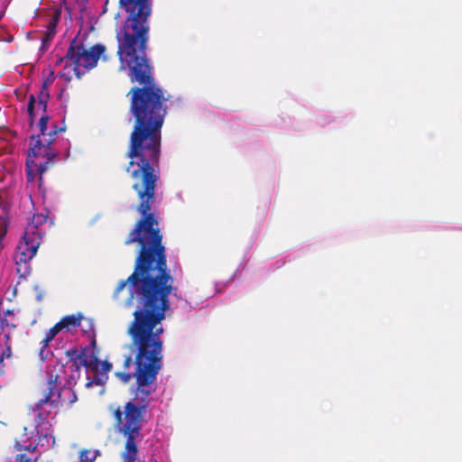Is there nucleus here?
<instances>
[{
    "mask_svg": "<svg viewBox=\"0 0 462 462\" xmlns=\"http://www.w3.org/2000/svg\"><path fill=\"white\" fill-rule=\"evenodd\" d=\"M62 331L60 328L59 324L56 323L52 328H51L45 335V337L42 339V349L40 354L42 355L43 349L46 348L51 341L60 332Z\"/></svg>",
    "mask_w": 462,
    "mask_h": 462,
    "instance_id": "obj_14",
    "label": "nucleus"
},
{
    "mask_svg": "<svg viewBox=\"0 0 462 462\" xmlns=\"http://www.w3.org/2000/svg\"><path fill=\"white\" fill-rule=\"evenodd\" d=\"M83 316L81 313L71 314L64 316L59 322H57L61 330L70 331L80 326Z\"/></svg>",
    "mask_w": 462,
    "mask_h": 462,
    "instance_id": "obj_10",
    "label": "nucleus"
},
{
    "mask_svg": "<svg viewBox=\"0 0 462 462\" xmlns=\"http://www.w3.org/2000/svg\"><path fill=\"white\" fill-rule=\"evenodd\" d=\"M100 456L97 449H82L79 453V462H94Z\"/></svg>",
    "mask_w": 462,
    "mask_h": 462,
    "instance_id": "obj_15",
    "label": "nucleus"
},
{
    "mask_svg": "<svg viewBox=\"0 0 462 462\" xmlns=\"http://www.w3.org/2000/svg\"><path fill=\"white\" fill-rule=\"evenodd\" d=\"M48 220L47 213L33 214L25 227L23 239L18 244L14 255L16 272L21 278H26L32 272L29 262L36 255L42 237L53 224L51 220L48 223Z\"/></svg>",
    "mask_w": 462,
    "mask_h": 462,
    "instance_id": "obj_4",
    "label": "nucleus"
},
{
    "mask_svg": "<svg viewBox=\"0 0 462 462\" xmlns=\"http://www.w3.org/2000/svg\"><path fill=\"white\" fill-rule=\"evenodd\" d=\"M37 438V446L42 447L44 450L54 448L55 437L51 434V430H45L35 435Z\"/></svg>",
    "mask_w": 462,
    "mask_h": 462,
    "instance_id": "obj_12",
    "label": "nucleus"
},
{
    "mask_svg": "<svg viewBox=\"0 0 462 462\" xmlns=\"http://www.w3.org/2000/svg\"><path fill=\"white\" fill-rule=\"evenodd\" d=\"M3 347L1 356H0V364L3 365L5 358L12 357V344L1 345Z\"/></svg>",
    "mask_w": 462,
    "mask_h": 462,
    "instance_id": "obj_18",
    "label": "nucleus"
},
{
    "mask_svg": "<svg viewBox=\"0 0 462 462\" xmlns=\"http://www.w3.org/2000/svg\"><path fill=\"white\" fill-rule=\"evenodd\" d=\"M97 342L93 339L89 346L83 347L79 352V365L89 369H97Z\"/></svg>",
    "mask_w": 462,
    "mask_h": 462,
    "instance_id": "obj_8",
    "label": "nucleus"
},
{
    "mask_svg": "<svg viewBox=\"0 0 462 462\" xmlns=\"http://www.w3.org/2000/svg\"><path fill=\"white\" fill-rule=\"evenodd\" d=\"M7 344H11V334H10V330L6 329L5 332H4V337H3V339L0 340V345H7Z\"/></svg>",
    "mask_w": 462,
    "mask_h": 462,
    "instance_id": "obj_23",
    "label": "nucleus"
},
{
    "mask_svg": "<svg viewBox=\"0 0 462 462\" xmlns=\"http://www.w3.org/2000/svg\"><path fill=\"white\" fill-rule=\"evenodd\" d=\"M119 6L126 17L116 32L117 55L121 63L128 67L129 79L134 84L126 94L134 125L125 171L132 179V189L137 196H155L168 97L156 84L146 54L152 0H119Z\"/></svg>",
    "mask_w": 462,
    "mask_h": 462,
    "instance_id": "obj_2",
    "label": "nucleus"
},
{
    "mask_svg": "<svg viewBox=\"0 0 462 462\" xmlns=\"http://www.w3.org/2000/svg\"><path fill=\"white\" fill-rule=\"evenodd\" d=\"M138 243L139 251L133 273L118 282L114 295L127 286L129 300L135 301L134 319L127 333L131 337L128 349L134 354V397L124 410L114 411L118 431L126 439L124 449L138 450L136 439L141 436L143 424L155 392L153 384L162 367L163 333L162 321L171 309L170 294L176 287L167 265L166 248L162 237H127L125 245Z\"/></svg>",
    "mask_w": 462,
    "mask_h": 462,
    "instance_id": "obj_1",
    "label": "nucleus"
},
{
    "mask_svg": "<svg viewBox=\"0 0 462 462\" xmlns=\"http://www.w3.org/2000/svg\"><path fill=\"white\" fill-rule=\"evenodd\" d=\"M53 36L54 34H50V32L46 31L45 35L42 40L43 47H45V45L52 40Z\"/></svg>",
    "mask_w": 462,
    "mask_h": 462,
    "instance_id": "obj_25",
    "label": "nucleus"
},
{
    "mask_svg": "<svg viewBox=\"0 0 462 462\" xmlns=\"http://www.w3.org/2000/svg\"><path fill=\"white\" fill-rule=\"evenodd\" d=\"M36 461H37V457L32 458V457H30L24 453L17 454L14 457V462H36Z\"/></svg>",
    "mask_w": 462,
    "mask_h": 462,
    "instance_id": "obj_21",
    "label": "nucleus"
},
{
    "mask_svg": "<svg viewBox=\"0 0 462 462\" xmlns=\"http://www.w3.org/2000/svg\"><path fill=\"white\" fill-rule=\"evenodd\" d=\"M3 239H4V238H0V250H1V249H2V247H3Z\"/></svg>",
    "mask_w": 462,
    "mask_h": 462,
    "instance_id": "obj_29",
    "label": "nucleus"
},
{
    "mask_svg": "<svg viewBox=\"0 0 462 462\" xmlns=\"http://www.w3.org/2000/svg\"><path fill=\"white\" fill-rule=\"evenodd\" d=\"M30 440L31 439H26L23 434L19 439L14 440V449L17 451L35 452L38 447L37 443H33Z\"/></svg>",
    "mask_w": 462,
    "mask_h": 462,
    "instance_id": "obj_13",
    "label": "nucleus"
},
{
    "mask_svg": "<svg viewBox=\"0 0 462 462\" xmlns=\"http://www.w3.org/2000/svg\"><path fill=\"white\" fill-rule=\"evenodd\" d=\"M34 289L37 291L35 299L38 302H41L43 300V292L39 286H35Z\"/></svg>",
    "mask_w": 462,
    "mask_h": 462,
    "instance_id": "obj_26",
    "label": "nucleus"
},
{
    "mask_svg": "<svg viewBox=\"0 0 462 462\" xmlns=\"http://www.w3.org/2000/svg\"><path fill=\"white\" fill-rule=\"evenodd\" d=\"M106 47L97 43L87 49L77 38L70 42L69 47L64 57L57 63L65 62V67H71L78 79H80L89 69L95 68L100 57L105 53Z\"/></svg>",
    "mask_w": 462,
    "mask_h": 462,
    "instance_id": "obj_6",
    "label": "nucleus"
},
{
    "mask_svg": "<svg viewBox=\"0 0 462 462\" xmlns=\"http://www.w3.org/2000/svg\"><path fill=\"white\" fill-rule=\"evenodd\" d=\"M15 314L14 310H6L0 315V328L3 332L6 329H15L17 328Z\"/></svg>",
    "mask_w": 462,
    "mask_h": 462,
    "instance_id": "obj_11",
    "label": "nucleus"
},
{
    "mask_svg": "<svg viewBox=\"0 0 462 462\" xmlns=\"http://www.w3.org/2000/svg\"><path fill=\"white\" fill-rule=\"evenodd\" d=\"M116 376L124 383H127L130 380L134 377V372L133 374L127 372H116Z\"/></svg>",
    "mask_w": 462,
    "mask_h": 462,
    "instance_id": "obj_19",
    "label": "nucleus"
},
{
    "mask_svg": "<svg viewBox=\"0 0 462 462\" xmlns=\"http://www.w3.org/2000/svg\"><path fill=\"white\" fill-rule=\"evenodd\" d=\"M49 100L48 82L45 80L36 96L33 94L29 96L27 105L28 123L31 127L34 125L36 116L42 113L37 123L41 134L31 136V147L28 151L29 158L26 162L28 175H31V164L33 163L40 175V179H42V174L48 170L49 166L53 164V159L58 154L51 148L56 135L66 131L64 122L60 126L53 125L52 129L49 132L47 131L48 123L51 120V117L46 115Z\"/></svg>",
    "mask_w": 462,
    "mask_h": 462,
    "instance_id": "obj_3",
    "label": "nucleus"
},
{
    "mask_svg": "<svg viewBox=\"0 0 462 462\" xmlns=\"http://www.w3.org/2000/svg\"><path fill=\"white\" fill-rule=\"evenodd\" d=\"M59 21V14H55L51 17L47 26V32H50V34H55L56 26Z\"/></svg>",
    "mask_w": 462,
    "mask_h": 462,
    "instance_id": "obj_20",
    "label": "nucleus"
},
{
    "mask_svg": "<svg viewBox=\"0 0 462 462\" xmlns=\"http://www.w3.org/2000/svg\"><path fill=\"white\" fill-rule=\"evenodd\" d=\"M112 369V364L111 363H105L103 365L102 371L103 372H93L94 375L92 378H88V381L86 383V387L89 388L94 385L101 386L104 385L107 379V374Z\"/></svg>",
    "mask_w": 462,
    "mask_h": 462,
    "instance_id": "obj_9",
    "label": "nucleus"
},
{
    "mask_svg": "<svg viewBox=\"0 0 462 462\" xmlns=\"http://www.w3.org/2000/svg\"><path fill=\"white\" fill-rule=\"evenodd\" d=\"M105 363H108L107 361H103L101 362L98 358H97V369H89L91 372H103L102 371V368H103V365Z\"/></svg>",
    "mask_w": 462,
    "mask_h": 462,
    "instance_id": "obj_27",
    "label": "nucleus"
},
{
    "mask_svg": "<svg viewBox=\"0 0 462 462\" xmlns=\"http://www.w3.org/2000/svg\"><path fill=\"white\" fill-rule=\"evenodd\" d=\"M7 232V222L4 218H0V238H4Z\"/></svg>",
    "mask_w": 462,
    "mask_h": 462,
    "instance_id": "obj_22",
    "label": "nucleus"
},
{
    "mask_svg": "<svg viewBox=\"0 0 462 462\" xmlns=\"http://www.w3.org/2000/svg\"><path fill=\"white\" fill-rule=\"evenodd\" d=\"M79 352H80V350H79L76 347L70 348V349L66 351V356L74 364L76 371H79L80 370V365H79V358L80 356H79Z\"/></svg>",
    "mask_w": 462,
    "mask_h": 462,
    "instance_id": "obj_16",
    "label": "nucleus"
},
{
    "mask_svg": "<svg viewBox=\"0 0 462 462\" xmlns=\"http://www.w3.org/2000/svg\"><path fill=\"white\" fill-rule=\"evenodd\" d=\"M6 426V424L0 420V431Z\"/></svg>",
    "mask_w": 462,
    "mask_h": 462,
    "instance_id": "obj_28",
    "label": "nucleus"
},
{
    "mask_svg": "<svg viewBox=\"0 0 462 462\" xmlns=\"http://www.w3.org/2000/svg\"><path fill=\"white\" fill-rule=\"evenodd\" d=\"M51 410L46 405H38V400L29 408L28 421L23 427V436L26 439H32L37 433L51 430V424L48 419Z\"/></svg>",
    "mask_w": 462,
    "mask_h": 462,
    "instance_id": "obj_7",
    "label": "nucleus"
},
{
    "mask_svg": "<svg viewBox=\"0 0 462 462\" xmlns=\"http://www.w3.org/2000/svg\"><path fill=\"white\" fill-rule=\"evenodd\" d=\"M130 352L134 355V358H135L134 354L131 350ZM133 362H134V359H133L131 356H125L123 364L124 368L125 370L128 369ZM134 364L135 365V363Z\"/></svg>",
    "mask_w": 462,
    "mask_h": 462,
    "instance_id": "obj_24",
    "label": "nucleus"
},
{
    "mask_svg": "<svg viewBox=\"0 0 462 462\" xmlns=\"http://www.w3.org/2000/svg\"><path fill=\"white\" fill-rule=\"evenodd\" d=\"M138 450L124 449L121 453L122 462H135Z\"/></svg>",
    "mask_w": 462,
    "mask_h": 462,
    "instance_id": "obj_17",
    "label": "nucleus"
},
{
    "mask_svg": "<svg viewBox=\"0 0 462 462\" xmlns=\"http://www.w3.org/2000/svg\"><path fill=\"white\" fill-rule=\"evenodd\" d=\"M64 372L65 365L60 362L47 366L46 380L39 388L38 405L67 411L78 401V396L71 387L68 384L59 386L60 375Z\"/></svg>",
    "mask_w": 462,
    "mask_h": 462,
    "instance_id": "obj_5",
    "label": "nucleus"
}]
</instances>
